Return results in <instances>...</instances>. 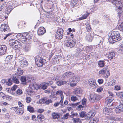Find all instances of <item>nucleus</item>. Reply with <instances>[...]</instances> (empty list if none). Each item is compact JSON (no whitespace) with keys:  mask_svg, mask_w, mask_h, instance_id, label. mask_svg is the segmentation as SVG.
<instances>
[{"mask_svg":"<svg viewBox=\"0 0 123 123\" xmlns=\"http://www.w3.org/2000/svg\"><path fill=\"white\" fill-rule=\"evenodd\" d=\"M102 39V37H99V39H98L97 41V44H99L101 43L102 42L101 39Z\"/></svg>","mask_w":123,"mask_h":123,"instance_id":"49","label":"nucleus"},{"mask_svg":"<svg viewBox=\"0 0 123 123\" xmlns=\"http://www.w3.org/2000/svg\"><path fill=\"white\" fill-rule=\"evenodd\" d=\"M88 15L87 14H85L83 15L79 19V20H80L82 19H86L88 15H89V13H88Z\"/></svg>","mask_w":123,"mask_h":123,"instance_id":"40","label":"nucleus"},{"mask_svg":"<svg viewBox=\"0 0 123 123\" xmlns=\"http://www.w3.org/2000/svg\"><path fill=\"white\" fill-rule=\"evenodd\" d=\"M47 86H50L53 83V82L52 81L47 82H45Z\"/></svg>","mask_w":123,"mask_h":123,"instance_id":"56","label":"nucleus"},{"mask_svg":"<svg viewBox=\"0 0 123 123\" xmlns=\"http://www.w3.org/2000/svg\"><path fill=\"white\" fill-rule=\"evenodd\" d=\"M109 70L108 69V68L106 67L102 69L99 72V74H105L106 76H105L106 78H107L108 76L110 75V73L109 72Z\"/></svg>","mask_w":123,"mask_h":123,"instance_id":"7","label":"nucleus"},{"mask_svg":"<svg viewBox=\"0 0 123 123\" xmlns=\"http://www.w3.org/2000/svg\"><path fill=\"white\" fill-rule=\"evenodd\" d=\"M16 93L20 95L22 94L23 93V92L21 89H19L17 91Z\"/></svg>","mask_w":123,"mask_h":123,"instance_id":"48","label":"nucleus"},{"mask_svg":"<svg viewBox=\"0 0 123 123\" xmlns=\"http://www.w3.org/2000/svg\"><path fill=\"white\" fill-rule=\"evenodd\" d=\"M13 57L12 55H8L6 56V60L7 61H9L11 60Z\"/></svg>","mask_w":123,"mask_h":123,"instance_id":"44","label":"nucleus"},{"mask_svg":"<svg viewBox=\"0 0 123 123\" xmlns=\"http://www.w3.org/2000/svg\"><path fill=\"white\" fill-rule=\"evenodd\" d=\"M30 87L32 89H37L39 88L38 85L36 84H32L30 85Z\"/></svg>","mask_w":123,"mask_h":123,"instance_id":"24","label":"nucleus"},{"mask_svg":"<svg viewBox=\"0 0 123 123\" xmlns=\"http://www.w3.org/2000/svg\"><path fill=\"white\" fill-rule=\"evenodd\" d=\"M103 90V88L102 87H99L97 90V91L98 92H101Z\"/></svg>","mask_w":123,"mask_h":123,"instance_id":"58","label":"nucleus"},{"mask_svg":"<svg viewBox=\"0 0 123 123\" xmlns=\"http://www.w3.org/2000/svg\"><path fill=\"white\" fill-rule=\"evenodd\" d=\"M83 106L81 105H80L78 106L77 108V110L79 111L82 110H83Z\"/></svg>","mask_w":123,"mask_h":123,"instance_id":"55","label":"nucleus"},{"mask_svg":"<svg viewBox=\"0 0 123 123\" xmlns=\"http://www.w3.org/2000/svg\"><path fill=\"white\" fill-rule=\"evenodd\" d=\"M67 82V81H59L57 82L56 84L58 86H60L62 85L66 84Z\"/></svg>","mask_w":123,"mask_h":123,"instance_id":"31","label":"nucleus"},{"mask_svg":"<svg viewBox=\"0 0 123 123\" xmlns=\"http://www.w3.org/2000/svg\"><path fill=\"white\" fill-rule=\"evenodd\" d=\"M0 30L2 31L5 32H8L10 31L9 27L5 24H2L0 27Z\"/></svg>","mask_w":123,"mask_h":123,"instance_id":"11","label":"nucleus"},{"mask_svg":"<svg viewBox=\"0 0 123 123\" xmlns=\"http://www.w3.org/2000/svg\"><path fill=\"white\" fill-rule=\"evenodd\" d=\"M119 29L122 31H123V23H122L118 27Z\"/></svg>","mask_w":123,"mask_h":123,"instance_id":"47","label":"nucleus"},{"mask_svg":"<svg viewBox=\"0 0 123 123\" xmlns=\"http://www.w3.org/2000/svg\"><path fill=\"white\" fill-rule=\"evenodd\" d=\"M35 62L37 66L40 67L43 66L45 62V60L41 57H37L35 59Z\"/></svg>","mask_w":123,"mask_h":123,"instance_id":"5","label":"nucleus"},{"mask_svg":"<svg viewBox=\"0 0 123 123\" xmlns=\"http://www.w3.org/2000/svg\"><path fill=\"white\" fill-rule=\"evenodd\" d=\"M12 10V8L9 7H7L5 11V12L7 14L10 13Z\"/></svg>","mask_w":123,"mask_h":123,"instance_id":"39","label":"nucleus"},{"mask_svg":"<svg viewBox=\"0 0 123 123\" xmlns=\"http://www.w3.org/2000/svg\"><path fill=\"white\" fill-rule=\"evenodd\" d=\"M121 104L118 106L115 109V112L117 113H118L123 111V101L121 100L120 101Z\"/></svg>","mask_w":123,"mask_h":123,"instance_id":"8","label":"nucleus"},{"mask_svg":"<svg viewBox=\"0 0 123 123\" xmlns=\"http://www.w3.org/2000/svg\"><path fill=\"white\" fill-rule=\"evenodd\" d=\"M20 40L22 43L26 42L27 43V40L25 34H19L18 35Z\"/></svg>","mask_w":123,"mask_h":123,"instance_id":"14","label":"nucleus"},{"mask_svg":"<svg viewBox=\"0 0 123 123\" xmlns=\"http://www.w3.org/2000/svg\"><path fill=\"white\" fill-rule=\"evenodd\" d=\"M86 28L87 30V31L88 32L91 29V27H90V25L88 24L86 25Z\"/></svg>","mask_w":123,"mask_h":123,"instance_id":"54","label":"nucleus"},{"mask_svg":"<svg viewBox=\"0 0 123 123\" xmlns=\"http://www.w3.org/2000/svg\"><path fill=\"white\" fill-rule=\"evenodd\" d=\"M69 116V113H67L64 115L63 117L65 119H67L68 118V117Z\"/></svg>","mask_w":123,"mask_h":123,"instance_id":"62","label":"nucleus"},{"mask_svg":"<svg viewBox=\"0 0 123 123\" xmlns=\"http://www.w3.org/2000/svg\"><path fill=\"white\" fill-rule=\"evenodd\" d=\"M88 83L89 85L93 88H95L97 86L95 80L93 79H91L89 80Z\"/></svg>","mask_w":123,"mask_h":123,"instance_id":"10","label":"nucleus"},{"mask_svg":"<svg viewBox=\"0 0 123 123\" xmlns=\"http://www.w3.org/2000/svg\"><path fill=\"white\" fill-rule=\"evenodd\" d=\"M17 41L14 39L10 40L9 41V44L11 46H14L15 44L16 45L17 43H18Z\"/></svg>","mask_w":123,"mask_h":123,"instance_id":"19","label":"nucleus"},{"mask_svg":"<svg viewBox=\"0 0 123 123\" xmlns=\"http://www.w3.org/2000/svg\"><path fill=\"white\" fill-rule=\"evenodd\" d=\"M46 32L45 29L43 27H41L39 28L38 30L37 33L39 35H43Z\"/></svg>","mask_w":123,"mask_h":123,"instance_id":"16","label":"nucleus"},{"mask_svg":"<svg viewBox=\"0 0 123 123\" xmlns=\"http://www.w3.org/2000/svg\"><path fill=\"white\" fill-rule=\"evenodd\" d=\"M45 102L48 105L50 103H52V101L51 99H48L46 101L45 100Z\"/></svg>","mask_w":123,"mask_h":123,"instance_id":"51","label":"nucleus"},{"mask_svg":"<svg viewBox=\"0 0 123 123\" xmlns=\"http://www.w3.org/2000/svg\"><path fill=\"white\" fill-rule=\"evenodd\" d=\"M26 102L27 103H30L31 100V98L29 97H27L26 98Z\"/></svg>","mask_w":123,"mask_h":123,"instance_id":"50","label":"nucleus"},{"mask_svg":"<svg viewBox=\"0 0 123 123\" xmlns=\"http://www.w3.org/2000/svg\"><path fill=\"white\" fill-rule=\"evenodd\" d=\"M114 108V107L111 106V107H109L107 108L106 107L103 110V112L104 114L107 115H110V113L112 109Z\"/></svg>","mask_w":123,"mask_h":123,"instance_id":"15","label":"nucleus"},{"mask_svg":"<svg viewBox=\"0 0 123 123\" xmlns=\"http://www.w3.org/2000/svg\"><path fill=\"white\" fill-rule=\"evenodd\" d=\"M75 39L73 38H70L66 40L65 44L67 47L72 48L75 45Z\"/></svg>","mask_w":123,"mask_h":123,"instance_id":"6","label":"nucleus"},{"mask_svg":"<svg viewBox=\"0 0 123 123\" xmlns=\"http://www.w3.org/2000/svg\"><path fill=\"white\" fill-rule=\"evenodd\" d=\"M27 110L29 111L30 112H33L34 111V109L31 107L30 105L28 106H27Z\"/></svg>","mask_w":123,"mask_h":123,"instance_id":"36","label":"nucleus"},{"mask_svg":"<svg viewBox=\"0 0 123 123\" xmlns=\"http://www.w3.org/2000/svg\"><path fill=\"white\" fill-rule=\"evenodd\" d=\"M116 83V81L115 80H113L111 81L108 83V86H112L114 85Z\"/></svg>","mask_w":123,"mask_h":123,"instance_id":"32","label":"nucleus"},{"mask_svg":"<svg viewBox=\"0 0 123 123\" xmlns=\"http://www.w3.org/2000/svg\"><path fill=\"white\" fill-rule=\"evenodd\" d=\"M86 40L89 42H91L92 39V37L91 36L90 34H87L86 37Z\"/></svg>","mask_w":123,"mask_h":123,"instance_id":"28","label":"nucleus"},{"mask_svg":"<svg viewBox=\"0 0 123 123\" xmlns=\"http://www.w3.org/2000/svg\"><path fill=\"white\" fill-rule=\"evenodd\" d=\"M80 117H86V113L85 111H81L79 113Z\"/></svg>","mask_w":123,"mask_h":123,"instance_id":"35","label":"nucleus"},{"mask_svg":"<svg viewBox=\"0 0 123 123\" xmlns=\"http://www.w3.org/2000/svg\"><path fill=\"white\" fill-rule=\"evenodd\" d=\"M7 49V48L6 45H0V55H4L6 53Z\"/></svg>","mask_w":123,"mask_h":123,"instance_id":"13","label":"nucleus"},{"mask_svg":"<svg viewBox=\"0 0 123 123\" xmlns=\"http://www.w3.org/2000/svg\"><path fill=\"white\" fill-rule=\"evenodd\" d=\"M111 2L117 9H118L120 11L122 10L123 4L120 0H111Z\"/></svg>","mask_w":123,"mask_h":123,"instance_id":"3","label":"nucleus"},{"mask_svg":"<svg viewBox=\"0 0 123 123\" xmlns=\"http://www.w3.org/2000/svg\"><path fill=\"white\" fill-rule=\"evenodd\" d=\"M63 101V99H61L60 102H57L54 104V106L55 107L58 106L59 104L62 105Z\"/></svg>","mask_w":123,"mask_h":123,"instance_id":"37","label":"nucleus"},{"mask_svg":"<svg viewBox=\"0 0 123 123\" xmlns=\"http://www.w3.org/2000/svg\"><path fill=\"white\" fill-rule=\"evenodd\" d=\"M20 80L22 84H26L27 79L25 77L23 76H21Z\"/></svg>","mask_w":123,"mask_h":123,"instance_id":"26","label":"nucleus"},{"mask_svg":"<svg viewBox=\"0 0 123 123\" xmlns=\"http://www.w3.org/2000/svg\"><path fill=\"white\" fill-rule=\"evenodd\" d=\"M56 95H60L61 97V99H63L64 96L63 95V92L61 90H59L57 91L56 92Z\"/></svg>","mask_w":123,"mask_h":123,"instance_id":"30","label":"nucleus"},{"mask_svg":"<svg viewBox=\"0 0 123 123\" xmlns=\"http://www.w3.org/2000/svg\"><path fill=\"white\" fill-rule=\"evenodd\" d=\"M17 88V86L16 85H14L11 88L12 91H14Z\"/></svg>","mask_w":123,"mask_h":123,"instance_id":"57","label":"nucleus"},{"mask_svg":"<svg viewBox=\"0 0 123 123\" xmlns=\"http://www.w3.org/2000/svg\"><path fill=\"white\" fill-rule=\"evenodd\" d=\"M23 71L20 68H18L17 71L15 73V75H20L23 74Z\"/></svg>","mask_w":123,"mask_h":123,"instance_id":"23","label":"nucleus"},{"mask_svg":"<svg viewBox=\"0 0 123 123\" xmlns=\"http://www.w3.org/2000/svg\"><path fill=\"white\" fill-rule=\"evenodd\" d=\"M12 34L11 33H8V34H7L6 35V36L4 37V40H5L7 37L8 38H9V37H10V35Z\"/></svg>","mask_w":123,"mask_h":123,"instance_id":"59","label":"nucleus"},{"mask_svg":"<svg viewBox=\"0 0 123 123\" xmlns=\"http://www.w3.org/2000/svg\"><path fill=\"white\" fill-rule=\"evenodd\" d=\"M86 99H83L82 101V104L83 105H85L86 103Z\"/></svg>","mask_w":123,"mask_h":123,"instance_id":"64","label":"nucleus"},{"mask_svg":"<svg viewBox=\"0 0 123 123\" xmlns=\"http://www.w3.org/2000/svg\"><path fill=\"white\" fill-rule=\"evenodd\" d=\"M113 100V98H112L110 100L109 99H108L107 98L106 99V102L107 104V105L108 107H111V106L113 107L112 105L113 104L111 103V102Z\"/></svg>","mask_w":123,"mask_h":123,"instance_id":"20","label":"nucleus"},{"mask_svg":"<svg viewBox=\"0 0 123 123\" xmlns=\"http://www.w3.org/2000/svg\"><path fill=\"white\" fill-rule=\"evenodd\" d=\"M71 115L70 116L71 118H73L74 116H77L78 115V113H77L74 112L73 111L71 112Z\"/></svg>","mask_w":123,"mask_h":123,"instance_id":"45","label":"nucleus"},{"mask_svg":"<svg viewBox=\"0 0 123 123\" xmlns=\"http://www.w3.org/2000/svg\"><path fill=\"white\" fill-rule=\"evenodd\" d=\"M74 74L71 72H68L62 75L63 78L65 79L71 77L68 80L67 82L70 83V86L71 87L76 86L80 80V79L78 77L74 76Z\"/></svg>","mask_w":123,"mask_h":123,"instance_id":"1","label":"nucleus"},{"mask_svg":"<svg viewBox=\"0 0 123 123\" xmlns=\"http://www.w3.org/2000/svg\"><path fill=\"white\" fill-rule=\"evenodd\" d=\"M111 38L112 40L115 42L119 41L121 39V36L118 31L112 32L111 33Z\"/></svg>","mask_w":123,"mask_h":123,"instance_id":"2","label":"nucleus"},{"mask_svg":"<svg viewBox=\"0 0 123 123\" xmlns=\"http://www.w3.org/2000/svg\"><path fill=\"white\" fill-rule=\"evenodd\" d=\"M47 86L44 82L42 86V88L43 90H45L47 88Z\"/></svg>","mask_w":123,"mask_h":123,"instance_id":"46","label":"nucleus"},{"mask_svg":"<svg viewBox=\"0 0 123 123\" xmlns=\"http://www.w3.org/2000/svg\"><path fill=\"white\" fill-rule=\"evenodd\" d=\"M103 80L102 79H99L98 80V82L99 84H102L103 82Z\"/></svg>","mask_w":123,"mask_h":123,"instance_id":"63","label":"nucleus"},{"mask_svg":"<svg viewBox=\"0 0 123 123\" xmlns=\"http://www.w3.org/2000/svg\"><path fill=\"white\" fill-rule=\"evenodd\" d=\"M45 102V100L44 99H40L39 100V103L40 104H42Z\"/></svg>","mask_w":123,"mask_h":123,"instance_id":"52","label":"nucleus"},{"mask_svg":"<svg viewBox=\"0 0 123 123\" xmlns=\"http://www.w3.org/2000/svg\"><path fill=\"white\" fill-rule=\"evenodd\" d=\"M81 91L80 88H77L74 89V93L75 94H80L81 93Z\"/></svg>","mask_w":123,"mask_h":123,"instance_id":"33","label":"nucleus"},{"mask_svg":"<svg viewBox=\"0 0 123 123\" xmlns=\"http://www.w3.org/2000/svg\"><path fill=\"white\" fill-rule=\"evenodd\" d=\"M72 120L75 123H80V119L79 118H73Z\"/></svg>","mask_w":123,"mask_h":123,"instance_id":"43","label":"nucleus"},{"mask_svg":"<svg viewBox=\"0 0 123 123\" xmlns=\"http://www.w3.org/2000/svg\"><path fill=\"white\" fill-rule=\"evenodd\" d=\"M52 118L54 119H58L60 117V116L59 115L58 113H53L52 114Z\"/></svg>","mask_w":123,"mask_h":123,"instance_id":"25","label":"nucleus"},{"mask_svg":"<svg viewBox=\"0 0 123 123\" xmlns=\"http://www.w3.org/2000/svg\"><path fill=\"white\" fill-rule=\"evenodd\" d=\"M18 76L16 75H14L12 78L13 82L14 83L18 84L19 83V81L18 79Z\"/></svg>","mask_w":123,"mask_h":123,"instance_id":"21","label":"nucleus"},{"mask_svg":"<svg viewBox=\"0 0 123 123\" xmlns=\"http://www.w3.org/2000/svg\"><path fill=\"white\" fill-rule=\"evenodd\" d=\"M12 80H11V79L10 78L8 79V81L6 82V84L9 86H10L12 84L13 81Z\"/></svg>","mask_w":123,"mask_h":123,"instance_id":"41","label":"nucleus"},{"mask_svg":"<svg viewBox=\"0 0 123 123\" xmlns=\"http://www.w3.org/2000/svg\"><path fill=\"white\" fill-rule=\"evenodd\" d=\"M31 46L30 44H26L23 48V50L25 51H28L30 49Z\"/></svg>","mask_w":123,"mask_h":123,"instance_id":"29","label":"nucleus"},{"mask_svg":"<svg viewBox=\"0 0 123 123\" xmlns=\"http://www.w3.org/2000/svg\"><path fill=\"white\" fill-rule=\"evenodd\" d=\"M63 31L61 29H58L55 35V38L57 39H61L62 38Z\"/></svg>","mask_w":123,"mask_h":123,"instance_id":"9","label":"nucleus"},{"mask_svg":"<svg viewBox=\"0 0 123 123\" xmlns=\"http://www.w3.org/2000/svg\"><path fill=\"white\" fill-rule=\"evenodd\" d=\"M26 40H27V43H30L32 41V39L31 36L29 34H25Z\"/></svg>","mask_w":123,"mask_h":123,"instance_id":"17","label":"nucleus"},{"mask_svg":"<svg viewBox=\"0 0 123 123\" xmlns=\"http://www.w3.org/2000/svg\"><path fill=\"white\" fill-rule=\"evenodd\" d=\"M101 98L99 96L93 94H91L88 97L89 101L92 102L98 101Z\"/></svg>","mask_w":123,"mask_h":123,"instance_id":"4","label":"nucleus"},{"mask_svg":"<svg viewBox=\"0 0 123 123\" xmlns=\"http://www.w3.org/2000/svg\"><path fill=\"white\" fill-rule=\"evenodd\" d=\"M95 115V114L92 111L89 112L87 115V117L89 118H92Z\"/></svg>","mask_w":123,"mask_h":123,"instance_id":"34","label":"nucleus"},{"mask_svg":"<svg viewBox=\"0 0 123 123\" xmlns=\"http://www.w3.org/2000/svg\"><path fill=\"white\" fill-rule=\"evenodd\" d=\"M20 46V44H18V43H17L16 45L15 44L13 47H14V49H18V48H19Z\"/></svg>","mask_w":123,"mask_h":123,"instance_id":"53","label":"nucleus"},{"mask_svg":"<svg viewBox=\"0 0 123 123\" xmlns=\"http://www.w3.org/2000/svg\"><path fill=\"white\" fill-rule=\"evenodd\" d=\"M14 109L16 113L18 115H21L24 112L23 109L21 108H19L16 107H12Z\"/></svg>","mask_w":123,"mask_h":123,"instance_id":"12","label":"nucleus"},{"mask_svg":"<svg viewBox=\"0 0 123 123\" xmlns=\"http://www.w3.org/2000/svg\"><path fill=\"white\" fill-rule=\"evenodd\" d=\"M71 99L72 101H75L77 100L78 99V97L74 95L72 96L71 97Z\"/></svg>","mask_w":123,"mask_h":123,"instance_id":"42","label":"nucleus"},{"mask_svg":"<svg viewBox=\"0 0 123 123\" xmlns=\"http://www.w3.org/2000/svg\"><path fill=\"white\" fill-rule=\"evenodd\" d=\"M119 52L121 54L123 53V44H121L119 46Z\"/></svg>","mask_w":123,"mask_h":123,"instance_id":"38","label":"nucleus"},{"mask_svg":"<svg viewBox=\"0 0 123 123\" xmlns=\"http://www.w3.org/2000/svg\"><path fill=\"white\" fill-rule=\"evenodd\" d=\"M98 64L99 67H103L104 66L105 62L103 61H100L98 62Z\"/></svg>","mask_w":123,"mask_h":123,"instance_id":"27","label":"nucleus"},{"mask_svg":"<svg viewBox=\"0 0 123 123\" xmlns=\"http://www.w3.org/2000/svg\"><path fill=\"white\" fill-rule=\"evenodd\" d=\"M34 93L33 91L32 90L28 92L27 94L31 96L33 95Z\"/></svg>","mask_w":123,"mask_h":123,"instance_id":"60","label":"nucleus"},{"mask_svg":"<svg viewBox=\"0 0 123 123\" xmlns=\"http://www.w3.org/2000/svg\"><path fill=\"white\" fill-rule=\"evenodd\" d=\"M20 63L22 66L26 67L28 64V62L25 59L21 60L20 61Z\"/></svg>","mask_w":123,"mask_h":123,"instance_id":"22","label":"nucleus"},{"mask_svg":"<svg viewBox=\"0 0 123 123\" xmlns=\"http://www.w3.org/2000/svg\"><path fill=\"white\" fill-rule=\"evenodd\" d=\"M115 54L114 52H109L108 55V58L109 60L113 59L115 57Z\"/></svg>","mask_w":123,"mask_h":123,"instance_id":"18","label":"nucleus"},{"mask_svg":"<svg viewBox=\"0 0 123 123\" xmlns=\"http://www.w3.org/2000/svg\"><path fill=\"white\" fill-rule=\"evenodd\" d=\"M92 120L94 123H97L98 121V119L96 117L94 118Z\"/></svg>","mask_w":123,"mask_h":123,"instance_id":"61","label":"nucleus"}]
</instances>
